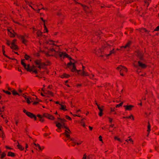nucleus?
Wrapping results in <instances>:
<instances>
[{"mask_svg":"<svg viewBox=\"0 0 159 159\" xmlns=\"http://www.w3.org/2000/svg\"><path fill=\"white\" fill-rule=\"evenodd\" d=\"M96 2L97 3V4H101L100 2L98 0L96 1Z\"/></svg>","mask_w":159,"mask_h":159,"instance_id":"nucleus-53","label":"nucleus"},{"mask_svg":"<svg viewBox=\"0 0 159 159\" xmlns=\"http://www.w3.org/2000/svg\"><path fill=\"white\" fill-rule=\"evenodd\" d=\"M102 33L101 32V31H99L98 32H96V35H98H98H100Z\"/></svg>","mask_w":159,"mask_h":159,"instance_id":"nucleus-44","label":"nucleus"},{"mask_svg":"<svg viewBox=\"0 0 159 159\" xmlns=\"http://www.w3.org/2000/svg\"><path fill=\"white\" fill-rule=\"evenodd\" d=\"M99 115L100 116H101L102 115V114H103V113H102V111H99Z\"/></svg>","mask_w":159,"mask_h":159,"instance_id":"nucleus-50","label":"nucleus"},{"mask_svg":"<svg viewBox=\"0 0 159 159\" xmlns=\"http://www.w3.org/2000/svg\"><path fill=\"white\" fill-rule=\"evenodd\" d=\"M23 111L24 113H25L26 114L28 112V111H27L26 110H25V109H24L23 110Z\"/></svg>","mask_w":159,"mask_h":159,"instance_id":"nucleus-57","label":"nucleus"},{"mask_svg":"<svg viewBox=\"0 0 159 159\" xmlns=\"http://www.w3.org/2000/svg\"><path fill=\"white\" fill-rule=\"evenodd\" d=\"M70 141L72 142V145L73 146H75V144L78 145L81 144L83 141L80 140L76 139L75 138H70Z\"/></svg>","mask_w":159,"mask_h":159,"instance_id":"nucleus-6","label":"nucleus"},{"mask_svg":"<svg viewBox=\"0 0 159 159\" xmlns=\"http://www.w3.org/2000/svg\"><path fill=\"white\" fill-rule=\"evenodd\" d=\"M96 104L98 106V108L99 110V111H103V109L102 108H103L104 107L103 106H101L100 107L97 103H96Z\"/></svg>","mask_w":159,"mask_h":159,"instance_id":"nucleus-22","label":"nucleus"},{"mask_svg":"<svg viewBox=\"0 0 159 159\" xmlns=\"http://www.w3.org/2000/svg\"><path fill=\"white\" fill-rule=\"evenodd\" d=\"M69 76L68 75L66 74H64L63 75H61V78H64L65 77L68 78Z\"/></svg>","mask_w":159,"mask_h":159,"instance_id":"nucleus-27","label":"nucleus"},{"mask_svg":"<svg viewBox=\"0 0 159 159\" xmlns=\"http://www.w3.org/2000/svg\"><path fill=\"white\" fill-rule=\"evenodd\" d=\"M32 2H30L29 4V6L31 7L32 9H33L34 11H36V10L34 9V8L30 4H32Z\"/></svg>","mask_w":159,"mask_h":159,"instance_id":"nucleus-42","label":"nucleus"},{"mask_svg":"<svg viewBox=\"0 0 159 159\" xmlns=\"http://www.w3.org/2000/svg\"><path fill=\"white\" fill-rule=\"evenodd\" d=\"M43 25H44V30H45L46 32H48V29L46 27V25H45V23H43Z\"/></svg>","mask_w":159,"mask_h":159,"instance_id":"nucleus-32","label":"nucleus"},{"mask_svg":"<svg viewBox=\"0 0 159 159\" xmlns=\"http://www.w3.org/2000/svg\"><path fill=\"white\" fill-rule=\"evenodd\" d=\"M150 128H151V126H150V125L149 124L148 125V130H147V131L148 132H149L151 130Z\"/></svg>","mask_w":159,"mask_h":159,"instance_id":"nucleus-36","label":"nucleus"},{"mask_svg":"<svg viewBox=\"0 0 159 159\" xmlns=\"http://www.w3.org/2000/svg\"><path fill=\"white\" fill-rule=\"evenodd\" d=\"M66 117L67 119H68L70 120H71V118L70 117H69V116H66Z\"/></svg>","mask_w":159,"mask_h":159,"instance_id":"nucleus-46","label":"nucleus"},{"mask_svg":"<svg viewBox=\"0 0 159 159\" xmlns=\"http://www.w3.org/2000/svg\"><path fill=\"white\" fill-rule=\"evenodd\" d=\"M133 2V0H129L127 2V3H130L131 2Z\"/></svg>","mask_w":159,"mask_h":159,"instance_id":"nucleus-58","label":"nucleus"},{"mask_svg":"<svg viewBox=\"0 0 159 159\" xmlns=\"http://www.w3.org/2000/svg\"><path fill=\"white\" fill-rule=\"evenodd\" d=\"M80 5L81 6H82V7L84 8H85V7H87L85 5L83 4L80 3Z\"/></svg>","mask_w":159,"mask_h":159,"instance_id":"nucleus-40","label":"nucleus"},{"mask_svg":"<svg viewBox=\"0 0 159 159\" xmlns=\"http://www.w3.org/2000/svg\"><path fill=\"white\" fill-rule=\"evenodd\" d=\"M15 34H16V37L20 40H21V41L25 38V36L22 35H21L17 34L16 33Z\"/></svg>","mask_w":159,"mask_h":159,"instance_id":"nucleus-13","label":"nucleus"},{"mask_svg":"<svg viewBox=\"0 0 159 159\" xmlns=\"http://www.w3.org/2000/svg\"><path fill=\"white\" fill-rule=\"evenodd\" d=\"M75 1L76 4H79L80 5V3L76 2V0H75V1Z\"/></svg>","mask_w":159,"mask_h":159,"instance_id":"nucleus-62","label":"nucleus"},{"mask_svg":"<svg viewBox=\"0 0 159 159\" xmlns=\"http://www.w3.org/2000/svg\"><path fill=\"white\" fill-rule=\"evenodd\" d=\"M40 19L44 23H45V20H44L43 17H40Z\"/></svg>","mask_w":159,"mask_h":159,"instance_id":"nucleus-51","label":"nucleus"},{"mask_svg":"<svg viewBox=\"0 0 159 159\" xmlns=\"http://www.w3.org/2000/svg\"><path fill=\"white\" fill-rule=\"evenodd\" d=\"M101 43L102 44V48L99 50L109 49L111 50H114V48L112 45H109L107 42L104 41H101Z\"/></svg>","mask_w":159,"mask_h":159,"instance_id":"nucleus-4","label":"nucleus"},{"mask_svg":"<svg viewBox=\"0 0 159 159\" xmlns=\"http://www.w3.org/2000/svg\"><path fill=\"white\" fill-rule=\"evenodd\" d=\"M100 7L101 8H104L105 7H106L103 4H101V5L100 6Z\"/></svg>","mask_w":159,"mask_h":159,"instance_id":"nucleus-54","label":"nucleus"},{"mask_svg":"<svg viewBox=\"0 0 159 159\" xmlns=\"http://www.w3.org/2000/svg\"><path fill=\"white\" fill-rule=\"evenodd\" d=\"M25 59H22L21 61V64L25 68L27 71H32L33 72L36 74L39 70L45 66V64L41 62L40 60H36L34 61L36 66L34 65H33L32 66H30L29 64H26V60H28L30 57L27 55H25Z\"/></svg>","mask_w":159,"mask_h":159,"instance_id":"nucleus-1","label":"nucleus"},{"mask_svg":"<svg viewBox=\"0 0 159 159\" xmlns=\"http://www.w3.org/2000/svg\"><path fill=\"white\" fill-rule=\"evenodd\" d=\"M4 107H3L2 108L0 109V111H3V110L4 109Z\"/></svg>","mask_w":159,"mask_h":159,"instance_id":"nucleus-61","label":"nucleus"},{"mask_svg":"<svg viewBox=\"0 0 159 159\" xmlns=\"http://www.w3.org/2000/svg\"><path fill=\"white\" fill-rule=\"evenodd\" d=\"M111 112L114 111H115V109H113L112 108H111Z\"/></svg>","mask_w":159,"mask_h":159,"instance_id":"nucleus-64","label":"nucleus"},{"mask_svg":"<svg viewBox=\"0 0 159 159\" xmlns=\"http://www.w3.org/2000/svg\"><path fill=\"white\" fill-rule=\"evenodd\" d=\"M59 105L61 107L60 108V109L61 110H62L64 111L67 110V109H66V106L63 105L61 104H59Z\"/></svg>","mask_w":159,"mask_h":159,"instance_id":"nucleus-16","label":"nucleus"},{"mask_svg":"<svg viewBox=\"0 0 159 159\" xmlns=\"http://www.w3.org/2000/svg\"><path fill=\"white\" fill-rule=\"evenodd\" d=\"M38 102H34L33 103V104H34V105H36V104H38Z\"/></svg>","mask_w":159,"mask_h":159,"instance_id":"nucleus-63","label":"nucleus"},{"mask_svg":"<svg viewBox=\"0 0 159 159\" xmlns=\"http://www.w3.org/2000/svg\"><path fill=\"white\" fill-rule=\"evenodd\" d=\"M123 104V102H122L119 104L116 105V107H119L122 106Z\"/></svg>","mask_w":159,"mask_h":159,"instance_id":"nucleus-37","label":"nucleus"},{"mask_svg":"<svg viewBox=\"0 0 159 159\" xmlns=\"http://www.w3.org/2000/svg\"><path fill=\"white\" fill-rule=\"evenodd\" d=\"M43 116L44 117L48 119H50L51 120H54L55 119V118L52 115H51L48 114H43Z\"/></svg>","mask_w":159,"mask_h":159,"instance_id":"nucleus-9","label":"nucleus"},{"mask_svg":"<svg viewBox=\"0 0 159 159\" xmlns=\"http://www.w3.org/2000/svg\"><path fill=\"white\" fill-rule=\"evenodd\" d=\"M42 90L43 92L44 93L46 94H48L50 96H53V93L49 91H44V90L43 88L42 89Z\"/></svg>","mask_w":159,"mask_h":159,"instance_id":"nucleus-14","label":"nucleus"},{"mask_svg":"<svg viewBox=\"0 0 159 159\" xmlns=\"http://www.w3.org/2000/svg\"><path fill=\"white\" fill-rule=\"evenodd\" d=\"M21 41L23 43L25 44V45H26V43L28 42V41L25 39V38L23 39Z\"/></svg>","mask_w":159,"mask_h":159,"instance_id":"nucleus-28","label":"nucleus"},{"mask_svg":"<svg viewBox=\"0 0 159 159\" xmlns=\"http://www.w3.org/2000/svg\"><path fill=\"white\" fill-rule=\"evenodd\" d=\"M27 102V103L29 104L31 103V101L30 100L29 97H27L26 99H25Z\"/></svg>","mask_w":159,"mask_h":159,"instance_id":"nucleus-29","label":"nucleus"},{"mask_svg":"<svg viewBox=\"0 0 159 159\" xmlns=\"http://www.w3.org/2000/svg\"><path fill=\"white\" fill-rule=\"evenodd\" d=\"M108 119L109 122L111 123L113 120L110 117H108Z\"/></svg>","mask_w":159,"mask_h":159,"instance_id":"nucleus-47","label":"nucleus"},{"mask_svg":"<svg viewBox=\"0 0 159 159\" xmlns=\"http://www.w3.org/2000/svg\"><path fill=\"white\" fill-rule=\"evenodd\" d=\"M132 43V42L131 41H129L124 46L121 47V48H129Z\"/></svg>","mask_w":159,"mask_h":159,"instance_id":"nucleus-10","label":"nucleus"},{"mask_svg":"<svg viewBox=\"0 0 159 159\" xmlns=\"http://www.w3.org/2000/svg\"><path fill=\"white\" fill-rule=\"evenodd\" d=\"M2 91H3L4 93H7V94H9V95H10V94H11V93L10 92H9V91H5V90H4V89H2Z\"/></svg>","mask_w":159,"mask_h":159,"instance_id":"nucleus-35","label":"nucleus"},{"mask_svg":"<svg viewBox=\"0 0 159 159\" xmlns=\"http://www.w3.org/2000/svg\"><path fill=\"white\" fill-rule=\"evenodd\" d=\"M22 96L25 99L27 97V96L24 94H21Z\"/></svg>","mask_w":159,"mask_h":159,"instance_id":"nucleus-48","label":"nucleus"},{"mask_svg":"<svg viewBox=\"0 0 159 159\" xmlns=\"http://www.w3.org/2000/svg\"><path fill=\"white\" fill-rule=\"evenodd\" d=\"M50 134V133H45V134H44V135L45 136H47L49 135Z\"/></svg>","mask_w":159,"mask_h":159,"instance_id":"nucleus-55","label":"nucleus"},{"mask_svg":"<svg viewBox=\"0 0 159 159\" xmlns=\"http://www.w3.org/2000/svg\"><path fill=\"white\" fill-rule=\"evenodd\" d=\"M81 124L84 127H85V125L84 123L82 121L81 122Z\"/></svg>","mask_w":159,"mask_h":159,"instance_id":"nucleus-49","label":"nucleus"},{"mask_svg":"<svg viewBox=\"0 0 159 159\" xmlns=\"http://www.w3.org/2000/svg\"><path fill=\"white\" fill-rule=\"evenodd\" d=\"M129 30L130 31V33H131L133 31V29L131 28H129Z\"/></svg>","mask_w":159,"mask_h":159,"instance_id":"nucleus-45","label":"nucleus"},{"mask_svg":"<svg viewBox=\"0 0 159 159\" xmlns=\"http://www.w3.org/2000/svg\"><path fill=\"white\" fill-rule=\"evenodd\" d=\"M7 155L8 156H11L13 157L15 156V154L14 153L11 152H9L8 153Z\"/></svg>","mask_w":159,"mask_h":159,"instance_id":"nucleus-25","label":"nucleus"},{"mask_svg":"<svg viewBox=\"0 0 159 159\" xmlns=\"http://www.w3.org/2000/svg\"><path fill=\"white\" fill-rule=\"evenodd\" d=\"M125 107V110L126 111H131L132 110L133 108L134 107V106L132 105L124 106Z\"/></svg>","mask_w":159,"mask_h":159,"instance_id":"nucleus-12","label":"nucleus"},{"mask_svg":"<svg viewBox=\"0 0 159 159\" xmlns=\"http://www.w3.org/2000/svg\"><path fill=\"white\" fill-rule=\"evenodd\" d=\"M26 115L30 117V118H33V116H34V115L33 114H32L29 112H28Z\"/></svg>","mask_w":159,"mask_h":159,"instance_id":"nucleus-23","label":"nucleus"},{"mask_svg":"<svg viewBox=\"0 0 159 159\" xmlns=\"http://www.w3.org/2000/svg\"><path fill=\"white\" fill-rule=\"evenodd\" d=\"M54 41L53 40H50L48 41L47 43H49L50 44H52V45H54V46H56L57 47H59V46H57V45H56L54 43Z\"/></svg>","mask_w":159,"mask_h":159,"instance_id":"nucleus-19","label":"nucleus"},{"mask_svg":"<svg viewBox=\"0 0 159 159\" xmlns=\"http://www.w3.org/2000/svg\"><path fill=\"white\" fill-rule=\"evenodd\" d=\"M36 34L38 37H41L42 36V32L39 30L37 31Z\"/></svg>","mask_w":159,"mask_h":159,"instance_id":"nucleus-24","label":"nucleus"},{"mask_svg":"<svg viewBox=\"0 0 159 159\" xmlns=\"http://www.w3.org/2000/svg\"><path fill=\"white\" fill-rule=\"evenodd\" d=\"M117 69L120 71V75L122 76H124L123 73L126 72L127 70V69L125 67L121 65L117 67Z\"/></svg>","mask_w":159,"mask_h":159,"instance_id":"nucleus-5","label":"nucleus"},{"mask_svg":"<svg viewBox=\"0 0 159 159\" xmlns=\"http://www.w3.org/2000/svg\"><path fill=\"white\" fill-rule=\"evenodd\" d=\"M6 155V154L4 152H3L1 155V158H3L5 157Z\"/></svg>","mask_w":159,"mask_h":159,"instance_id":"nucleus-34","label":"nucleus"},{"mask_svg":"<svg viewBox=\"0 0 159 159\" xmlns=\"http://www.w3.org/2000/svg\"><path fill=\"white\" fill-rule=\"evenodd\" d=\"M99 140L101 141H102V137L101 136H100L99 137Z\"/></svg>","mask_w":159,"mask_h":159,"instance_id":"nucleus-52","label":"nucleus"},{"mask_svg":"<svg viewBox=\"0 0 159 159\" xmlns=\"http://www.w3.org/2000/svg\"><path fill=\"white\" fill-rule=\"evenodd\" d=\"M114 138L116 140L120 142H122V141H121V140L118 137H117L116 136H115Z\"/></svg>","mask_w":159,"mask_h":159,"instance_id":"nucleus-31","label":"nucleus"},{"mask_svg":"<svg viewBox=\"0 0 159 159\" xmlns=\"http://www.w3.org/2000/svg\"><path fill=\"white\" fill-rule=\"evenodd\" d=\"M126 118L132 119L133 120H134V117L132 115H131L130 116L126 117Z\"/></svg>","mask_w":159,"mask_h":159,"instance_id":"nucleus-30","label":"nucleus"},{"mask_svg":"<svg viewBox=\"0 0 159 159\" xmlns=\"http://www.w3.org/2000/svg\"><path fill=\"white\" fill-rule=\"evenodd\" d=\"M114 53V50H111L110 51V53L109 54H106V55L107 57V56L110 55L111 54L113 53Z\"/></svg>","mask_w":159,"mask_h":159,"instance_id":"nucleus-33","label":"nucleus"},{"mask_svg":"<svg viewBox=\"0 0 159 159\" xmlns=\"http://www.w3.org/2000/svg\"><path fill=\"white\" fill-rule=\"evenodd\" d=\"M39 120L41 122H43L44 121V120L41 117L40 118Z\"/></svg>","mask_w":159,"mask_h":159,"instance_id":"nucleus-56","label":"nucleus"},{"mask_svg":"<svg viewBox=\"0 0 159 159\" xmlns=\"http://www.w3.org/2000/svg\"><path fill=\"white\" fill-rule=\"evenodd\" d=\"M59 56L61 57L64 58L66 57L69 58L70 60V62L68 63L67 65V67L71 69V70L73 72H76L78 74L80 75L83 76L88 75V73L85 72V70H78L76 69V67L75 65V61L72 59L71 58L69 57V56L66 53L59 52Z\"/></svg>","mask_w":159,"mask_h":159,"instance_id":"nucleus-2","label":"nucleus"},{"mask_svg":"<svg viewBox=\"0 0 159 159\" xmlns=\"http://www.w3.org/2000/svg\"><path fill=\"white\" fill-rule=\"evenodd\" d=\"M138 64H139V66L140 67H141V68H144L146 66V65L145 64H143V63L141 62L140 61H139Z\"/></svg>","mask_w":159,"mask_h":159,"instance_id":"nucleus-17","label":"nucleus"},{"mask_svg":"<svg viewBox=\"0 0 159 159\" xmlns=\"http://www.w3.org/2000/svg\"><path fill=\"white\" fill-rule=\"evenodd\" d=\"M6 44L7 45L9 46H10V44H11V43L10 41H9L8 40H7V41Z\"/></svg>","mask_w":159,"mask_h":159,"instance_id":"nucleus-39","label":"nucleus"},{"mask_svg":"<svg viewBox=\"0 0 159 159\" xmlns=\"http://www.w3.org/2000/svg\"><path fill=\"white\" fill-rule=\"evenodd\" d=\"M0 137L3 139L5 137V135L2 130V128L1 126H0Z\"/></svg>","mask_w":159,"mask_h":159,"instance_id":"nucleus-11","label":"nucleus"},{"mask_svg":"<svg viewBox=\"0 0 159 159\" xmlns=\"http://www.w3.org/2000/svg\"><path fill=\"white\" fill-rule=\"evenodd\" d=\"M15 36V35L14 34H12L10 36L11 37H14Z\"/></svg>","mask_w":159,"mask_h":159,"instance_id":"nucleus-59","label":"nucleus"},{"mask_svg":"<svg viewBox=\"0 0 159 159\" xmlns=\"http://www.w3.org/2000/svg\"><path fill=\"white\" fill-rule=\"evenodd\" d=\"M34 144L36 148H38L40 150L42 151L44 148V147H40V146L38 144H36L35 143H34Z\"/></svg>","mask_w":159,"mask_h":159,"instance_id":"nucleus-15","label":"nucleus"},{"mask_svg":"<svg viewBox=\"0 0 159 159\" xmlns=\"http://www.w3.org/2000/svg\"><path fill=\"white\" fill-rule=\"evenodd\" d=\"M57 119L59 120L58 121L55 122L56 124V126L59 129H61L65 127H66L65 125L64 122L66 120L64 119L60 118L59 117L57 118Z\"/></svg>","mask_w":159,"mask_h":159,"instance_id":"nucleus-3","label":"nucleus"},{"mask_svg":"<svg viewBox=\"0 0 159 159\" xmlns=\"http://www.w3.org/2000/svg\"><path fill=\"white\" fill-rule=\"evenodd\" d=\"M28 148V144L26 143L25 144V148L26 150L25 151V152H26L27 150H28L27 148Z\"/></svg>","mask_w":159,"mask_h":159,"instance_id":"nucleus-43","label":"nucleus"},{"mask_svg":"<svg viewBox=\"0 0 159 159\" xmlns=\"http://www.w3.org/2000/svg\"><path fill=\"white\" fill-rule=\"evenodd\" d=\"M30 100L31 101V102H32L35 101V99L38 100L39 101H40L38 99L37 97L35 96V97H29Z\"/></svg>","mask_w":159,"mask_h":159,"instance_id":"nucleus-18","label":"nucleus"},{"mask_svg":"<svg viewBox=\"0 0 159 159\" xmlns=\"http://www.w3.org/2000/svg\"><path fill=\"white\" fill-rule=\"evenodd\" d=\"M134 66L135 67H137V66L135 62H134L133 64Z\"/></svg>","mask_w":159,"mask_h":159,"instance_id":"nucleus-60","label":"nucleus"},{"mask_svg":"<svg viewBox=\"0 0 159 159\" xmlns=\"http://www.w3.org/2000/svg\"><path fill=\"white\" fill-rule=\"evenodd\" d=\"M16 41V39H14L11 43V48L13 50H16L19 49L18 46L15 44V43Z\"/></svg>","mask_w":159,"mask_h":159,"instance_id":"nucleus-7","label":"nucleus"},{"mask_svg":"<svg viewBox=\"0 0 159 159\" xmlns=\"http://www.w3.org/2000/svg\"><path fill=\"white\" fill-rule=\"evenodd\" d=\"M18 144L17 145V147L21 151H22L24 149V147H23L21 145L19 144L18 142Z\"/></svg>","mask_w":159,"mask_h":159,"instance_id":"nucleus-20","label":"nucleus"},{"mask_svg":"<svg viewBox=\"0 0 159 159\" xmlns=\"http://www.w3.org/2000/svg\"><path fill=\"white\" fill-rule=\"evenodd\" d=\"M87 156L85 154L84 155L82 159H87Z\"/></svg>","mask_w":159,"mask_h":159,"instance_id":"nucleus-41","label":"nucleus"},{"mask_svg":"<svg viewBox=\"0 0 159 159\" xmlns=\"http://www.w3.org/2000/svg\"><path fill=\"white\" fill-rule=\"evenodd\" d=\"M138 30L140 31L141 32L142 30H143L145 32H148V33L150 32L149 31H148L146 28H139L138 29Z\"/></svg>","mask_w":159,"mask_h":159,"instance_id":"nucleus-21","label":"nucleus"},{"mask_svg":"<svg viewBox=\"0 0 159 159\" xmlns=\"http://www.w3.org/2000/svg\"><path fill=\"white\" fill-rule=\"evenodd\" d=\"M11 92L13 95H20L19 93H18L15 90H13L11 91Z\"/></svg>","mask_w":159,"mask_h":159,"instance_id":"nucleus-26","label":"nucleus"},{"mask_svg":"<svg viewBox=\"0 0 159 159\" xmlns=\"http://www.w3.org/2000/svg\"><path fill=\"white\" fill-rule=\"evenodd\" d=\"M159 31V25L157 26L156 28L154 29L153 31Z\"/></svg>","mask_w":159,"mask_h":159,"instance_id":"nucleus-38","label":"nucleus"},{"mask_svg":"<svg viewBox=\"0 0 159 159\" xmlns=\"http://www.w3.org/2000/svg\"><path fill=\"white\" fill-rule=\"evenodd\" d=\"M65 129V134L66 136V137L69 139L70 141V138H71L70 136V134L71 133V131L68 128L66 127H63Z\"/></svg>","mask_w":159,"mask_h":159,"instance_id":"nucleus-8","label":"nucleus"}]
</instances>
